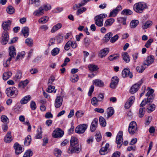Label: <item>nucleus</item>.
<instances>
[{
	"label": "nucleus",
	"instance_id": "nucleus-1",
	"mask_svg": "<svg viewBox=\"0 0 157 157\" xmlns=\"http://www.w3.org/2000/svg\"><path fill=\"white\" fill-rule=\"evenodd\" d=\"M70 146L68 150V153L72 154L79 151L81 146L78 143L77 138L75 137H71L70 140Z\"/></svg>",
	"mask_w": 157,
	"mask_h": 157
},
{
	"label": "nucleus",
	"instance_id": "nucleus-47",
	"mask_svg": "<svg viewBox=\"0 0 157 157\" xmlns=\"http://www.w3.org/2000/svg\"><path fill=\"white\" fill-rule=\"evenodd\" d=\"M15 10L12 6H9L6 9L7 12L9 14H12L14 12Z\"/></svg>",
	"mask_w": 157,
	"mask_h": 157
},
{
	"label": "nucleus",
	"instance_id": "nucleus-15",
	"mask_svg": "<svg viewBox=\"0 0 157 157\" xmlns=\"http://www.w3.org/2000/svg\"><path fill=\"white\" fill-rule=\"evenodd\" d=\"M122 9V6H118L115 9H113L110 12L109 15V17H115L118 12Z\"/></svg>",
	"mask_w": 157,
	"mask_h": 157
},
{
	"label": "nucleus",
	"instance_id": "nucleus-54",
	"mask_svg": "<svg viewBox=\"0 0 157 157\" xmlns=\"http://www.w3.org/2000/svg\"><path fill=\"white\" fill-rule=\"evenodd\" d=\"M86 8L85 7H83L78 9L76 12L77 15L78 16L80 14L82 13L83 12L86 11Z\"/></svg>",
	"mask_w": 157,
	"mask_h": 157
},
{
	"label": "nucleus",
	"instance_id": "nucleus-21",
	"mask_svg": "<svg viewBox=\"0 0 157 157\" xmlns=\"http://www.w3.org/2000/svg\"><path fill=\"white\" fill-rule=\"evenodd\" d=\"M29 30L28 27H23L21 30V33L23 36L25 38L27 37L29 34Z\"/></svg>",
	"mask_w": 157,
	"mask_h": 157
},
{
	"label": "nucleus",
	"instance_id": "nucleus-26",
	"mask_svg": "<svg viewBox=\"0 0 157 157\" xmlns=\"http://www.w3.org/2000/svg\"><path fill=\"white\" fill-rule=\"evenodd\" d=\"M62 26V25L60 23H58L54 25L51 29V33H54L56 31L60 29L61 28Z\"/></svg>",
	"mask_w": 157,
	"mask_h": 157
},
{
	"label": "nucleus",
	"instance_id": "nucleus-41",
	"mask_svg": "<svg viewBox=\"0 0 157 157\" xmlns=\"http://www.w3.org/2000/svg\"><path fill=\"white\" fill-rule=\"evenodd\" d=\"M49 20V17L47 16L43 17L40 18L38 20L39 23L44 24L46 23Z\"/></svg>",
	"mask_w": 157,
	"mask_h": 157
},
{
	"label": "nucleus",
	"instance_id": "nucleus-35",
	"mask_svg": "<svg viewBox=\"0 0 157 157\" xmlns=\"http://www.w3.org/2000/svg\"><path fill=\"white\" fill-rule=\"evenodd\" d=\"M22 77V73L20 71H18L13 78V79L16 81L20 79Z\"/></svg>",
	"mask_w": 157,
	"mask_h": 157
},
{
	"label": "nucleus",
	"instance_id": "nucleus-29",
	"mask_svg": "<svg viewBox=\"0 0 157 157\" xmlns=\"http://www.w3.org/2000/svg\"><path fill=\"white\" fill-rule=\"evenodd\" d=\"M122 57L124 62L126 63H128L130 61L129 56L128 53L124 52L122 54Z\"/></svg>",
	"mask_w": 157,
	"mask_h": 157
},
{
	"label": "nucleus",
	"instance_id": "nucleus-28",
	"mask_svg": "<svg viewBox=\"0 0 157 157\" xmlns=\"http://www.w3.org/2000/svg\"><path fill=\"white\" fill-rule=\"evenodd\" d=\"M115 20L113 18H111L106 20L104 23L105 27H109L112 25L114 22Z\"/></svg>",
	"mask_w": 157,
	"mask_h": 157
},
{
	"label": "nucleus",
	"instance_id": "nucleus-52",
	"mask_svg": "<svg viewBox=\"0 0 157 157\" xmlns=\"http://www.w3.org/2000/svg\"><path fill=\"white\" fill-rule=\"evenodd\" d=\"M155 109V105L153 104H151L149 107L147 109V112L150 113L153 111Z\"/></svg>",
	"mask_w": 157,
	"mask_h": 157
},
{
	"label": "nucleus",
	"instance_id": "nucleus-55",
	"mask_svg": "<svg viewBox=\"0 0 157 157\" xmlns=\"http://www.w3.org/2000/svg\"><path fill=\"white\" fill-rule=\"evenodd\" d=\"M84 114V112L82 111H77L75 113V116L77 118L81 117Z\"/></svg>",
	"mask_w": 157,
	"mask_h": 157
},
{
	"label": "nucleus",
	"instance_id": "nucleus-43",
	"mask_svg": "<svg viewBox=\"0 0 157 157\" xmlns=\"http://www.w3.org/2000/svg\"><path fill=\"white\" fill-rule=\"evenodd\" d=\"M139 21L137 20H133L132 21L130 24V26L131 28H135L138 24Z\"/></svg>",
	"mask_w": 157,
	"mask_h": 157
},
{
	"label": "nucleus",
	"instance_id": "nucleus-6",
	"mask_svg": "<svg viewBox=\"0 0 157 157\" xmlns=\"http://www.w3.org/2000/svg\"><path fill=\"white\" fill-rule=\"evenodd\" d=\"M87 125L85 124H81L76 127L75 132L79 134L83 133L87 129Z\"/></svg>",
	"mask_w": 157,
	"mask_h": 157
},
{
	"label": "nucleus",
	"instance_id": "nucleus-40",
	"mask_svg": "<svg viewBox=\"0 0 157 157\" xmlns=\"http://www.w3.org/2000/svg\"><path fill=\"white\" fill-rule=\"evenodd\" d=\"M99 121L100 124L101 126L104 127L106 126V121L101 116L99 117Z\"/></svg>",
	"mask_w": 157,
	"mask_h": 157
},
{
	"label": "nucleus",
	"instance_id": "nucleus-27",
	"mask_svg": "<svg viewBox=\"0 0 157 157\" xmlns=\"http://www.w3.org/2000/svg\"><path fill=\"white\" fill-rule=\"evenodd\" d=\"M9 54L11 57H14L16 55V51L15 48L13 46H11L9 48Z\"/></svg>",
	"mask_w": 157,
	"mask_h": 157
},
{
	"label": "nucleus",
	"instance_id": "nucleus-49",
	"mask_svg": "<svg viewBox=\"0 0 157 157\" xmlns=\"http://www.w3.org/2000/svg\"><path fill=\"white\" fill-rule=\"evenodd\" d=\"M31 4L35 7H37L40 5V0H31Z\"/></svg>",
	"mask_w": 157,
	"mask_h": 157
},
{
	"label": "nucleus",
	"instance_id": "nucleus-59",
	"mask_svg": "<svg viewBox=\"0 0 157 157\" xmlns=\"http://www.w3.org/2000/svg\"><path fill=\"white\" fill-rule=\"evenodd\" d=\"M118 38L119 36L116 34L111 38L110 39V42L112 43H114L118 39Z\"/></svg>",
	"mask_w": 157,
	"mask_h": 157
},
{
	"label": "nucleus",
	"instance_id": "nucleus-51",
	"mask_svg": "<svg viewBox=\"0 0 157 157\" xmlns=\"http://www.w3.org/2000/svg\"><path fill=\"white\" fill-rule=\"evenodd\" d=\"M25 54V52L24 51H22L20 53H19L16 57V60H17L18 59H22V57Z\"/></svg>",
	"mask_w": 157,
	"mask_h": 157
},
{
	"label": "nucleus",
	"instance_id": "nucleus-25",
	"mask_svg": "<svg viewBox=\"0 0 157 157\" xmlns=\"http://www.w3.org/2000/svg\"><path fill=\"white\" fill-rule=\"evenodd\" d=\"M109 144H106L105 147H102L100 150L99 152L101 155H104L107 153V151L109 147Z\"/></svg>",
	"mask_w": 157,
	"mask_h": 157
},
{
	"label": "nucleus",
	"instance_id": "nucleus-13",
	"mask_svg": "<svg viewBox=\"0 0 157 157\" xmlns=\"http://www.w3.org/2000/svg\"><path fill=\"white\" fill-rule=\"evenodd\" d=\"M154 56H148L146 60H144V64L147 67L151 64L154 61Z\"/></svg>",
	"mask_w": 157,
	"mask_h": 157
},
{
	"label": "nucleus",
	"instance_id": "nucleus-17",
	"mask_svg": "<svg viewBox=\"0 0 157 157\" xmlns=\"http://www.w3.org/2000/svg\"><path fill=\"white\" fill-rule=\"evenodd\" d=\"M14 148L15 149V153L17 154H19L23 151L22 147L17 143L14 144Z\"/></svg>",
	"mask_w": 157,
	"mask_h": 157
},
{
	"label": "nucleus",
	"instance_id": "nucleus-63",
	"mask_svg": "<svg viewBox=\"0 0 157 157\" xmlns=\"http://www.w3.org/2000/svg\"><path fill=\"white\" fill-rule=\"evenodd\" d=\"M71 41H69L64 46V49L66 50L67 51L69 50L70 48V45H71Z\"/></svg>",
	"mask_w": 157,
	"mask_h": 157
},
{
	"label": "nucleus",
	"instance_id": "nucleus-44",
	"mask_svg": "<svg viewBox=\"0 0 157 157\" xmlns=\"http://www.w3.org/2000/svg\"><path fill=\"white\" fill-rule=\"evenodd\" d=\"M70 80L72 82H75L78 80V76L76 74L74 75L71 76Z\"/></svg>",
	"mask_w": 157,
	"mask_h": 157
},
{
	"label": "nucleus",
	"instance_id": "nucleus-8",
	"mask_svg": "<svg viewBox=\"0 0 157 157\" xmlns=\"http://www.w3.org/2000/svg\"><path fill=\"white\" fill-rule=\"evenodd\" d=\"M123 132L120 131L118 133L116 138V142L117 144V147L120 148L123 144Z\"/></svg>",
	"mask_w": 157,
	"mask_h": 157
},
{
	"label": "nucleus",
	"instance_id": "nucleus-33",
	"mask_svg": "<svg viewBox=\"0 0 157 157\" xmlns=\"http://www.w3.org/2000/svg\"><path fill=\"white\" fill-rule=\"evenodd\" d=\"M113 36V33L111 32H109L106 34L103 39V41L105 42L108 41Z\"/></svg>",
	"mask_w": 157,
	"mask_h": 157
},
{
	"label": "nucleus",
	"instance_id": "nucleus-31",
	"mask_svg": "<svg viewBox=\"0 0 157 157\" xmlns=\"http://www.w3.org/2000/svg\"><path fill=\"white\" fill-rule=\"evenodd\" d=\"M89 70L91 71H95L99 69V68L97 65L93 64H90L88 66Z\"/></svg>",
	"mask_w": 157,
	"mask_h": 157
},
{
	"label": "nucleus",
	"instance_id": "nucleus-32",
	"mask_svg": "<svg viewBox=\"0 0 157 157\" xmlns=\"http://www.w3.org/2000/svg\"><path fill=\"white\" fill-rule=\"evenodd\" d=\"M12 73L10 71H8L4 73L3 75V78L4 80L8 79L12 75Z\"/></svg>",
	"mask_w": 157,
	"mask_h": 157
},
{
	"label": "nucleus",
	"instance_id": "nucleus-62",
	"mask_svg": "<svg viewBox=\"0 0 157 157\" xmlns=\"http://www.w3.org/2000/svg\"><path fill=\"white\" fill-rule=\"evenodd\" d=\"M104 98V96L102 94H99L97 97V99L99 102L101 101Z\"/></svg>",
	"mask_w": 157,
	"mask_h": 157
},
{
	"label": "nucleus",
	"instance_id": "nucleus-4",
	"mask_svg": "<svg viewBox=\"0 0 157 157\" xmlns=\"http://www.w3.org/2000/svg\"><path fill=\"white\" fill-rule=\"evenodd\" d=\"M6 92L8 96L15 97L18 94V91L15 87H12L6 89Z\"/></svg>",
	"mask_w": 157,
	"mask_h": 157
},
{
	"label": "nucleus",
	"instance_id": "nucleus-58",
	"mask_svg": "<svg viewBox=\"0 0 157 157\" xmlns=\"http://www.w3.org/2000/svg\"><path fill=\"white\" fill-rule=\"evenodd\" d=\"M30 106L33 110H35L36 108V103L33 101H32L30 104Z\"/></svg>",
	"mask_w": 157,
	"mask_h": 157
},
{
	"label": "nucleus",
	"instance_id": "nucleus-7",
	"mask_svg": "<svg viewBox=\"0 0 157 157\" xmlns=\"http://www.w3.org/2000/svg\"><path fill=\"white\" fill-rule=\"evenodd\" d=\"M143 82V80L141 79L137 83L132 86L130 90V92L132 94H133L137 92L140 86L141 85Z\"/></svg>",
	"mask_w": 157,
	"mask_h": 157
},
{
	"label": "nucleus",
	"instance_id": "nucleus-18",
	"mask_svg": "<svg viewBox=\"0 0 157 157\" xmlns=\"http://www.w3.org/2000/svg\"><path fill=\"white\" fill-rule=\"evenodd\" d=\"M109 49L108 48H105L101 50L98 56L101 58L105 57L109 53Z\"/></svg>",
	"mask_w": 157,
	"mask_h": 157
},
{
	"label": "nucleus",
	"instance_id": "nucleus-45",
	"mask_svg": "<svg viewBox=\"0 0 157 157\" xmlns=\"http://www.w3.org/2000/svg\"><path fill=\"white\" fill-rule=\"evenodd\" d=\"M59 49L57 48H54L51 52L52 56H54L58 55L59 52Z\"/></svg>",
	"mask_w": 157,
	"mask_h": 157
},
{
	"label": "nucleus",
	"instance_id": "nucleus-50",
	"mask_svg": "<svg viewBox=\"0 0 157 157\" xmlns=\"http://www.w3.org/2000/svg\"><path fill=\"white\" fill-rule=\"evenodd\" d=\"M42 137L41 128L40 127L37 129V133L36 136V139H40L42 138Z\"/></svg>",
	"mask_w": 157,
	"mask_h": 157
},
{
	"label": "nucleus",
	"instance_id": "nucleus-14",
	"mask_svg": "<svg viewBox=\"0 0 157 157\" xmlns=\"http://www.w3.org/2000/svg\"><path fill=\"white\" fill-rule=\"evenodd\" d=\"M3 38L2 43L3 45H5L8 42L9 39V33L8 32H3L2 33Z\"/></svg>",
	"mask_w": 157,
	"mask_h": 157
},
{
	"label": "nucleus",
	"instance_id": "nucleus-64",
	"mask_svg": "<svg viewBox=\"0 0 157 157\" xmlns=\"http://www.w3.org/2000/svg\"><path fill=\"white\" fill-rule=\"evenodd\" d=\"M154 92V90L152 89H150L146 94V96L147 97H153L152 94Z\"/></svg>",
	"mask_w": 157,
	"mask_h": 157
},
{
	"label": "nucleus",
	"instance_id": "nucleus-53",
	"mask_svg": "<svg viewBox=\"0 0 157 157\" xmlns=\"http://www.w3.org/2000/svg\"><path fill=\"white\" fill-rule=\"evenodd\" d=\"M62 151L60 150L58 148H55L54 150V154L56 157L60 156L61 154Z\"/></svg>",
	"mask_w": 157,
	"mask_h": 157
},
{
	"label": "nucleus",
	"instance_id": "nucleus-3",
	"mask_svg": "<svg viewBox=\"0 0 157 157\" xmlns=\"http://www.w3.org/2000/svg\"><path fill=\"white\" fill-rule=\"evenodd\" d=\"M107 15L105 13L101 14L94 17L95 24L99 27H101L103 25V19L105 18Z\"/></svg>",
	"mask_w": 157,
	"mask_h": 157
},
{
	"label": "nucleus",
	"instance_id": "nucleus-2",
	"mask_svg": "<svg viewBox=\"0 0 157 157\" xmlns=\"http://www.w3.org/2000/svg\"><path fill=\"white\" fill-rule=\"evenodd\" d=\"M147 7L146 4L144 2H140L135 4L133 9L136 13H142L144 10Z\"/></svg>",
	"mask_w": 157,
	"mask_h": 157
},
{
	"label": "nucleus",
	"instance_id": "nucleus-38",
	"mask_svg": "<svg viewBox=\"0 0 157 157\" xmlns=\"http://www.w3.org/2000/svg\"><path fill=\"white\" fill-rule=\"evenodd\" d=\"M147 68L145 65H144V63L141 67L138 66L136 68V70L139 73H142L144 70Z\"/></svg>",
	"mask_w": 157,
	"mask_h": 157
},
{
	"label": "nucleus",
	"instance_id": "nucleus-23",
	"mask_svg": "<svg viewBox=\"0 0 157 157\" xmlns=\"http://www.w3.org/2000/svg\"><path fill=\"white\" fill-rule=\"evenodd\" d=\"M11 133V132H9L6 134L4 139V140L5 142L9 143L12 140Z\"/></svg>",
	"mask_w": 157,
	"mask_h": 157
},
{
	"label": "nucleus",
	"instance_id": "nucleus-57",
	"mask_svg": "<svg viewBox=\"0 0 157 157\" xmlns=\"http://www.w3.org/2000/svg\"><path fill=\"white\" fill-rule=\"evenodd\" d=\"M24 144L25 146H29V135H28L24 140Z\"/></svg>",
	"mask_w": 157,
	"mask_h": 157
},
{
	"label": "nucleus",
	"instance_id": "nucleus-20",
	"mask_svg": "<svg viewBox=\"0 0 157 157\" xmlns=\"http://www.w3.org/2000/svg\"><path fill=\"white\" fill-rule=\"evenodd\" d=\"M29 82V81L28 79H26L23 81H21L19 83L18 85V87L21 89H24L27 85Z\"/></svg>",
	"mask_w": 157,
	"mask_h": 157
},
{
	"label": "nucleus",
	"instance_id": "nucleus-61",
	"mask_svg": "<svg viewBox=\"0 0 157 157\" xmlns=\"http://www.w3.org/2000/svg\"><path fill=\"white\" fill-rule=\"evenodd\" d=\"M57 37V40L58 43H60L63 41V37L60 34L58 35Z\"/></svg>",
	"mask_w": 157,
	"mask_h": 157
},
{
	"label": "nucleus",
	"instance_id": "nucleus-30",
	"mask_svg": "<svg viewBox=\"0 0 157 157\" xmlns=\"http://www.w3.org/2000/svg\"><path fill=\"white\" fill-rule=\"evenodd\" d=\"M106 112L107 114V118H108L113 114L114 111L113 107H109L107 109Z\"/></svg>",
	"mask_w": 157,
	"mask_h": 157
},
{
	"label": "nucleus",
	"instance_id": "nucleus-42",
	"mask_svg": "<svg viewBox=\"0 0 157 157\" xmlns=\"http://www.w3.org/2000/svg\"><path fill=\"white\" fill-rule=\"evenodd\" d=\"M132 12L130 10L128 9H125L122 10L121 12V14L123 15H130L132 14Z\"/></svg>",
	"mask_w": 157,
	"mask_h": 157
},
{
	"label": "nucleus",
	"instance_id": "nucleus-16",
	"mask_svg": "<svg viewBox=\"0 0 157 157\" xmlns=\"http://www.w3.org/2000/svg\"><path fill=\"white\" fill-rule=\"evenodd\" d=\"M98 124V119L94 118L92 121L90 126V130L92 132H94L96 130Z\"/></svg>",
	"mask_w": 157,
	"mask_h": 157
},
{
	"label": "nucleus",
	"instance_id": "nucleus-9",
	"mask_svg": "<svg viewBox=\"0 0 157 157\" xmlns=\"http://www.w3.org/2000/svg\"><path fill=\"white\" fill-rule=\"evenodd\" d=\"M64 132L59 128H57L53 131L52 136L54 138H60L63 136Z\"/></svg>",
	"mask_w": 157,
	"mask_h": 157
},
{
	"label": "nucleus",
	"instance_id": "nucleus-36",
	"mask_svg": "<svg viewBox=\"0 0 157 157\" xmlns=\"http://www.w3.org/2000/svg\"><path fill=\"white\" fill-rule=\"evenodd\" d=\"M119 56L120 55L118 54H114L109 56L108 59L109 60L112 61L118 59Z\"/></svg>",
	"mask_w": 157,
	"mask_h": 157
},
{
	"label": "nucleus",
	"instance_id": "nucleus-37",
	"mask_svg": "<svg viewBox=\"0 0 157 157\" xmlns=\"http://www.w3.org/2000/svg\"><path fill=\"white\" fill-rule=\"evenodd\" d=\"M91 41L88 37L85 38L83 40V44L86 47H88L90 44Z\"/></svg>",
	"mask_w": 157,
	"mask_h": 157
},
{
	"label": "nucleus",
	"instance_id": "nucleus-22",
	"mask_svg": "<svg viewBox=\"0 0 157 157\" xmlns=\"http://www.w3.org/2000/svg\"><path fill=\"white\" fill-rule=\"evenodd\" d=\"M93 84L95 86L101 87L104 86V82L99 79H95L93 81Z\"/></svg>",
	"mask_w": 157,
	"mask_h": 157
},
{
	"label": "nucleus",
	"instance_id": "nucleus-11",
	"mask_svg": "<svg viewBox=\"0 0 157 157\" xmlns=\"http://www.w3.org/2000/svg\"><path fill=\"white\" fill-rule=\"evenodd\" d=\"M119 79L116 76L113 77L111 79V82L110 84V86L112 89H115L117 86Z\"/></svg>",
	"mask_w": 157,
	"mask_h": 157
},
{
	"label": "nucleus",
	"instance_id": "nucleus-24",
	"mask_svg": "<svg viewBox=\"0 0 157 157\" xmlns=\"http://www.w3.org/2000/svg\"><path fill=\"white\" fill-rule=\"evenodd\" d=\"M40 7L42 9V11L44 13V11H47L51 9V6L48 4H45L41 6Z\"/></svg>",
	"mask_w": 157,
	"mask_h": 157
},
{
	"label": "nucleus",
	"instance_id": "nucleus-12",
	"mask_svg": "<svg viewBox=\"0 0 157 157\" xmlns=\"http://www.w3.org/2000/svg\"><path fill=\"white\" fill-rule=\"evenodd\" d=\"M122 76L124 78L128 76L130 78H132L133 77L132 73L130 72L129 69L128 68H125L123 70Z\"/></svg>",
	"mask_w": 157,
	"mask_h": 157
},
{
	"label": "nucleus",
	"instance_id": "nucleus-60",
	"mask_svg": "<svg viewBox=\"0 0 157 157\" xmlns=\"http://www.w3.org/2000/svg\"><path fill=\"white\" fill-rule=\"evenodd\" d=\"M55 89V87L53 86H49L47 89L46 91L48 93H52Z\"/></svg>",
	"mask_w": 157,
	"mask_h": 157
},
{
	"label": "nucleus",
	"instance_id": "nucleus-19",
	"mask_svg": "<svg viewBox=\"0 0 157 157\" xmlns=\"http://www.w3.org/2000/svg\"><path fill=\"white\" fill-rule=\"evenodd\" d=\"M63 99H61L60 96H57L56 99L55 105L56 108H59L62 105Z\"/></svg>",
	"mask_w": 157,
	"mask_h": 157
},
{
	"label": "nucleus",
	"instance_id": "nucleus-5",
	"mask_svg": "<svg viewBox=\"0 0 157 157\" xmlns=\"http://www.w3.org/2000/svg\"><path fill=\"white\" fill-rule=\"evenodd\" d=\"M128 130L129 133L131 135H133L137 133L138 130L137 127L135 122L132 121L130 123Z\"/></svg>",
	"mask_w": 157,
	"mask_h": 157
},
{
	"label": "nucleus",
	"instance_id": "nucleus-10",
	"mask_svg": "<svg viewBox=\"0 0 157 157\" xmlns=\"http://www.w3.org/2000/svg\"><path fill=\"white\" fill-rule=\"evenodd\" d=\"M11 21L8 20L7 21H4L2 24V26L4 30V32L7 31L10 29Z\"/></svg>",
	"mask_w": 157,
	"mask_h": 157
},
{
	"label": "nucleus",
	"instance_id": "nucleus-34",
	"mask_svg": "<svg viewBox=\"0 0 157 157\" xmlns=\"http://www.w3.org/2000/svg\"><path fill=\"white\" fill-rule=\"evenodd\" d=\"M44 14V13L42 11V9H41L40 7L38 10H35L33 13L35 16H40Z\"/></svg>",
	"mask_w": 157,
	"mask_h": 157
},
{
	"label": "nucleus",
	"instance_id": "nucleus-48",
	"mask_svg": "<svg viewBox=\"0 0 157 157\" xmlns=\"http://www.w3.org/2000/svg\"><path fill=\"white\" fill-rule=\"evenodd\" d=\"M145 113V108H140L139 110V116L140 118H142L144 116Z\"/></svg>",
	"mask_w": 157,
	"mask_h": 157
},
{
	"label": "nucleus",
	"instance_id": "nucleus-46",
	"mask_svg": "<svg viewBox=\"0 0 157 157\" xmlns=\"http://www.w3.org/2000/svg\"><path fill=\"white\" fill-rule=\"evenodd\" d=\"M152 24V22L151 21H148L143 24L142 27L144 29H146L151 26Z\"/></svg>",
	"mask_w": 157,
	"mask_h": 157
},
{
	"label": "nucleus",
	"instance_id": "nucleus-56",
	"mask_svg": "<svg viewBox=\"0 0 157 157\" xmlns=\"http://www.w3.org/2000/svg\"><path fill=\"white\" fill-rule=\"evenodd\" d=\"M98 102L99 101L96 97H94L91 101V103L93 105H97Z\"/></svg>",
	"mask_w": 157,
	"mask_h": 157
},
{
	"label": "nucleus",
	"instance_id": "nucleus-39",
	"mask_svg": "<svg viewBox=\"0 0 157 157\" xmlns=\"http://www.w3.org/2000/svg\"><path fill=\"white\" fill-rule=\"evenodd\" d=\"M29 100V95H28L23 98L20 101L21 104H24L28 103Z\"/></svg>",
	"mask_w": 157,
	"mask_h": 157
}]
</instances>
